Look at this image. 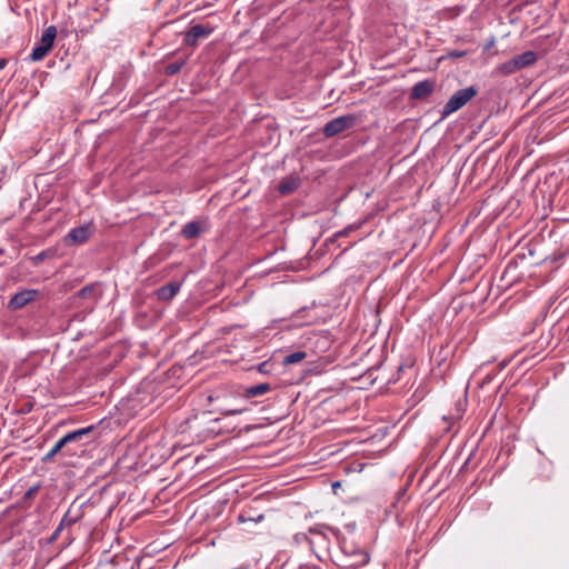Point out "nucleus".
<instances>
[{
  "label": "nucleus",
  "instance_id": "nucleus-14",
  "mask_svg": "<svg viewBox=\"0 0 569 569\" xmlns=\"http://www.w3.org/2000/svg\"><path fill=\"white\" fill-rule=\"evenodd\" d=\"M57 37V28L54 26L48 27L40 39L41 46L48 47V49H52L54 39Z\"/></svg>",
  "mask_w": 569,
  "mask_h": 569
},
{
  "label": "nucleus",
  "instance_id": "nucleus-28",
  "mask_svg": "<svg viewBox=\"0 0 569 569\" xmlns=\"http://www.w3.org/2000/svg\"><path fill=\"white\" fill-rule=\"evenodd\" d=\"M247 520H248V519H247V518H244V516H243V515H240V516H239V521H240V522H244V521H247Z\"/></svg>",
  "mask_w": 569,
  "mask_h": 569
},
{
  "label": "nucleus",
  "instance_id": "nucleus-17",
  "mask_svg": "<svg viewBox=\"0 0 569 569\" xmlns=\"http://www.w3.org/2000/svg\"><path fill=\"white\" fill-rule=\"evenodd\" d=\"M306 358V352L303 351H296L284 357V363L286 365H292L298 363L302 361Z\"/></svg>",
  "mask_w": 569,
  "mask_h": 569
},
{
  "label": "nucleus",
  "instance_id": "nucleus-23",
  "mask_svg": "<svg viewBox=\"0 0 569 569\" xmlns=\"http://www.w3.org/2000/svg\"><path fill=\"white\" fill-rule=\"evenodd\" d=\"M293 190V186L289 184V183H281L279 186V191L282 193V194H287L289 192H291Z\"/></svg>",
  "mask_w": 569,
  "mask_h": 569
},
{
  "label": "nucleus",
  "instance_id": "nucleus-32",
  "mask_svg": "<svg viewBox=\"0 0 569 569\" xmlns=\"http://www.w3.org/2000/svg\"><path fill=\"white\" fill-rule=\"evenodd\" d=\"M120 463H121V460H120V459H118V461H117L116 466L118 467Z\"/></svg>",
  "mask_w": 569,
  "mask_h": 569
},
{
  "label": "nucleus",
  "instance_id": "nucleus-11",
  "mask_svg": "<svg viewBox=\"0 0 569 569\" xmlns=\"http://www.w3.org/2000/svg\"><path fill=\"white\" fill-rule=\"evenodd\" d=\"M519 70L532 66L537 61V53L535 51H526L521 54L515 56Z\"/></svg>",
  "mask_w": 569,
  "mask_h": 569
},
{
  "label": "nucleus",
  "instance_id": "nucleus-1",
  "mask_svg": "<svg viewBox=\"0 0 569 569\" xmlns=\"http://www.w3.org/2000/svg\"><path fill=\"white\" fill-rule=\"evenodd\" d=\"M369 561L366 550L356 546L352 541H340V551L336 555V563L343 569H358Z\"/></svg>",
  "mask_w": 569,
  "mask_h": 569
},
{
  "label": "nucleus",
  "instance_id": "nucleus-27",
  "mask_svg": "<svg viewBox=\"0 0 569 569\" xmlns=\"http://www.w3.org/2000/svg\"><path fill=\"white\" fill-rule=\"evenodd\" d=\"M131 460H132V461H131V463H130V465L124 466L126 468H131L133 465H136V460H134V458H132Z\"/></svg>",
  "mask_w": 569,
  "mask_h": 569
},
{
  "label": "nucleus",
  "instance_id": "nucleus-4",
  "mask_svg": "<svg viewBox=\"0 0 569 569\" xmlns=\"http://www.w3.org/2000/svg\"><path fill=\"white\" fill-rule=\"evenodd\" d=\"M357 122V117L355 114H345L337 117L329 122H327L323 127V134L327 138L335 137L347 129L352 128Z\"/></svg>",
  "mask_w": 569,
  "mask_h": 569
},
{
  "label": "nucleus",
  "instance_id": "nucleus-22",
  "mask_svg": "<svg viewBox=\"0 0 569 569\" xmlns=\"http://www.w3.org/2000/svg\"><path fill=\"white\" fill-rule=\"evenodd\" d=\"M39 488H40V486H39V485H38V486H33V487L29 488V489L27 490V492L24 493V498H26V499H30V498H32V497L38 492Z\"/></svg>",
  "mask_w": 569,
  "mask_h": 569
},
{
  "label": "nucleus",
  "instance_id": "nucleus-6",
  "mask_svg": "<svg viewBox=\"0 0 569 569\" xmlns=\"http://www.w3.org/2000/svg\"><path fill=\"white\" fill-rule=\"evenodd\" d=\"M214 31V27L210 23H199L190 27L184 33L183 42L187 46L196 47L202 39H207Z\"/></svg>",
  "mask_w": 569,
  "mask_h": 569
},
{
  "label": "nucleus",
  "instance_id": "nucleus-7",
  "mask_svg": "<svg viewBox=\"0 0 569 569\" xmlns=\"http://www.w3.org/2000/svg\"><path fill=\"white\" fill-rule=\"evenodd\" d=\"M38 295V290L26 289L17 292L9 301L8 308L12 311L19 310L33 301Z\"/></svg>",
  "mask_w": 569,
  "mask_h": 569
},
{
  "label": "nucleus",
  "instance_id": "nucleus-13",
  "mask_svg": "<svg viewBox=\"0 0 569 569\" xmlns=\"http://www.w3.org/2000/svg\"><path fill=\"white\" fill-rule=\"evenodd\" d=\"M271 390V385L268 382L259 383L256 386L248 387L244 390L246 398L260 397Z\"/></svg>",
  "mask_w": 569,
  "mask_h": 569
},
{
  "label": "nucleus",
  "instance_id": "nucleus-12",
  "mask_svg": "<svg viewBox=\"0 0 569 569\" xmlns=\"http://www.w3.org/2000/svg\"><path fill=\"white\" fill-rule=\"evenodd\" d=\"M94 429H96L94 426H89V427H86V428H81V429H78V430H74V431H71V432L67 433L64 437L61 438V440L63 441L64 445H67L69 442H72V441H78L83 436L89 435L90 432H92Z\"/></svg>",
  "mask_w": 569,
  "mask_h": 569
},
{
  "label": "nucleus",
  "instance_id": "nucleus-18",
  "mask_svg": "<svg viewBox=\"0 0 569 569\" xmlns=\"http://www.w3.org/2000/svg\"><path fill=\"white\" fill-rule=\"evenodd\" d=\"M64 446L63 441L59 439L51 450L42 458V461H50Z\"/></svg>",
  "mask_w": 569,
  "mask_h": 569
},
{
  "label": "nucleus",
  "instance_id": "nucleus-19",
  "mask_svg": "<svg viewBox=\"0 0 569 569\" xmlns=\"http://www.w3.org/2000/svg\"><path fill=\"white\" fill-rule=\"evenodd\" d=\"M183 64H184V61H176V62L169 63L168 66H166L164 72L167 76H174L181 70Z\"/></svg>",
  "mask_w": 569,
  "mask_h": 569
},
{
  "label": "nucleus",
  "instance_id": "nucleus-15",
  "mask_svg": "<svg viewBox=\"0 0 569 569\" xmlns=\"http://www.w3.org/2000/svg\"><path fill=\"white\" fill-rule=\"evenodd\" d=\"M518 70H519V68L517 66V61L515 60V58H512V59L499 64L495 71H496V73H499L502 76H509V74L517 72Z\"/></svg>",
  "mask_w": 569,
  "mask_h": 569
},
{
  "label": "nucleus",
  "instance_id": "nucleus-29",
  "mask_svg": "<svg viewBox=\"0 0 569 569\" xmlns=\"http://www.w3.org/2000/svg\"><path fill=\"white\" fill-rule=\"evenodd\" d=\"M263 519V515H259L257 519H253V521H259ZM249 520H252V518H249Z\"/></svg>",
  "mask_w": 569,
  "mask_h": 569
},
{
  "label": "nucleus",
  "instance_id": "nucleus-3",
  "mask_svg": "<svg viewBox=\"0 0 569 569\" xmlns=\"http://www.w3.org/2000/svg\"><path fill=\"white\" fill-rule=\"evenodd\" d=\"M477 89L473 87H467L456 91L445 104L441 111V120L446 119L451 113L458 111L466 106L475 96Z\"/></svg>",
  "mask_w": 569,
  "mask_h": 569
},
{
  "label": "nucleus",
  "instance_id": "nucleus-2",
  "mask_svg": "<svg viewBox=\"0 0 569 569\" xmlns=\"http://www.w3.org/2000/svg\"><path fill=\"white\" fill-rule=\"evenodd\" d=\"M237 398L227 391H216L208 396V401L213 407L210 412H219L224 416L241 415L246 411L244 408L238 407L231 402L236 401Z\"/></svg>",
  "mask_w": 569,
  "mask_h": 569
},
{
  "label": "nucleus",
  "instance_id": "nucleus-8",
  "mask_svg": "<svg viewBox=\"0 0 569 569\" xmlns=\"http://www.w3.org/2000/svg\"><path fill=\"white\" fill-rule=\"evenodd\" d=\"M436 88V82L430 79H426L415 83L410 92V99L420 100L429 97Z\"/></svg>",
  "mask_w": 569,
  "mask_h": 569
},
{
  "label": "nucleus",
  "instance_id": "nucleus-33",
  "mask_svg": "<svg viewBox=\"0 0 569 569\" xmlns=\"http://www.w3.org/2000/svg\"><path fill=\"white\" fill-rule=\"evenodd\" d=\"M2 253H3V250H2V249H0V254H2Z\"/></svg>",
  "mask_w": 569,
  "mask_h": 569
},
{
  "label": "nucleus",
  "instance_id": "nucleus-9",
  "mask_svg": "<svg viewBox=\"0 0 569 569\" xmlns=\"http://www.w3.org/2000/svg\"><path fill=\"white\" fill-rule=\"evenodd\" d=\"M204 230L206 222L190 221L183 226L181 236L187 240H191L199 237Z\"/></svg>",
  "mask_w": 569,
  "mask_h": 569
},
{
  "label": "nucleus",
  "instance_id": "nucleus-25",
  "mask_svg": "<svg viewBox=\"0 0 569 569\" xmlns=\"http://www.w3.org/2000/svg\"><path fill=\"white\" fill-rule=\"evenodd\" d=\"M7 66L6 59H0V71Z\"/></svg>",
  "mask_w": 569,
  "mask_h": 569
},
{
  "label": "nucleus",
  "instance_id": "nucleus-5",
  "mask_svg": "<svg viewBox=\"0 0 569 569\" xmlns=\"http://www.w3.org/2000/svg\"><path fill=\"white\" fill-rule=\"evenodd\" d=\"M94 232L93 223H86L80 227L72 228L63 238L66 246H79L84 243Z\"/></svg>",
  "mask_w": 569,
  "mask_h": 569
},
{
  "label": "nucleus",
  "instance_id": "nucleus-26",
  "mask_svg": "<svg viewBox=\"0 0 569 569\" xmlns=\"http://www.w3.org/2000/svg\"><path fill=\"white\" fill-rule=\"evenodd\" d=\"M88 291H89V288L84 287L83 289H81L80 293L83 296L84 293H88Z\"/></svg>",
  "mask_w": 569,
  "mask_h": 569
},
{
  "label": "nucleus",
  "instance_id": "nucleus-31",
  "mask_svg": "<svg viewBox=\"0 0 569 569\" xmlns=\"http://www.w3.org/2000/svg\"><path fill=\"white\" fill-rule=\"evenodd\" d=\"M339 486H340V483H339V482H335V483L332 485V487H333V488H339Z\"/></svg>",
  "mask_w": 569,
  "mask_h": 569
},
{
  "label": "nucleus",
  "instance_id": "nucleus-21",
  "mask_svg": "<svg viewBox=\"0 0 569 569\" xmlns=\"http://www.w3.org/2000/svg\"><path fill=\"white\" fill-rule=\"evenodd\" d=\"M124 560V567L123 569H132V565L124 559L123 556H120V555H116L112 559H111V563H114V562H120V561H123Z\"/></svg>",
  "mask_w": 569,
  "mask_h": 569
},
{
  "label": "nucleus",
  "instance_id": "nucleus-10",
  "mask_svg": "<svg viewBox=\"0 0 569 569\" xmlns=\"http://www.w3.org/2000/svg\"><path fill=\"white\" fill-rule=\"evenodd\" d=\"M181 288L179 282H169L157 290V298L161 301H170Z\"/></svg>",
  "mask_w": 569,
  "mask_h": 569
},
{
  "label": "nucleus",
  "instance_id": "nucleus-16",
  "mask_svg": "<svg viewBox=\"0 0 569 569\" xmlns=\"http://www.w3.org/2000/svg\"><path fill=\"white\" fill-rule=\"evenodd\" d=\"M49 51H50V49H48V47H44V46H41V44H37L33 48L29 59L31 61H33V62L40 61V60H42L48 54Z\"/></svg>",
  "mask_w": 569,
  "mask_h": 569
},
{
  "label": "nucleus",
  "instance_id": "nucleus-30",
  "mask_svg": "<svg viewBox=\"0 0 569 569\" xmlns=\"http://www.w3.org/2000/svg\"><path fill=\"white\" fill-rule=\"evenodd\" d=\"M37 259L42 260L43 259V253L38 254Z\"/></svg>",
  "mask_w": 569,
  "mask_h": 569
},
{
  "label": "nucleus",
  "instance_id": "nucleus-20",
  "mask_svg": "<svg viewBox=\"0 0 569 569\" xmlns=\"http://www.w3.org/2000/svg\"><path fill=\"white\" fill-rule=\"evenodd\" d=\"M359 228V226L357 224H349L347 226L346 228H343L342 230L338 231L335 236L336 237H346L348 236L351 231H355Z\"/></svg>",
  "mask_w": 569,
  "mask_h": 569
},
{
  "label": "nucleus",
  "instance_id": "nucleus-24",
  "mask_svg": "<svg viewBox=\"0 0 569 569\" xmlns=\"http://www.w3.org/2000/svg\"><path fill=\"white\" fill-rule=\"evenodd\" d=\"M466 54L465 51L455 50L449 53L451 58H462Z\"/></svg>",
  "mask_w": 569,
  "mask_h": 569
}]
</instances>
